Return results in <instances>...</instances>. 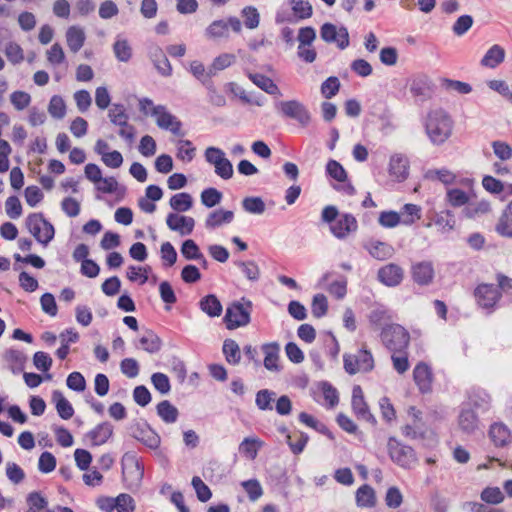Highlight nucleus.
Returning a JSON list of instances; mask_svg holds the SVG:
<instances>
[{"mask_svg": "<svg viewBox=\"0 0 512 512\" xmlns=\"http://www.w3.org/2000/svg\"><path fill=\"white\" fill-rule=\"evenodd\" d=\"M412 278L419 285H429L434 278V268L432 263L423 261L413 265Z\"/></svg>", "mask_w": 512, "mask_h": 512, "instance_id": "bb28decb", "label": "nucleus"}, {"mask_svg": "<svg viewBox=\"0 0 512 512\" xmlns=\"http://www.w3.org/2000/svg\"><path fill=\"white\" fill-rule=\"evenodd\" d=\"M343 362L345 371L350 375L369 372L374 368V358L371 352L366 349L359 350L355 355L344 354Z\"/></svg>", "mask_w": 512, "mask_h": 512, "instance_id": "ddd939ff", "label": "nucleus"}, {"mask_svg": "<svg viewBox=\"0 0 512 512\" xmlns=\"http://www.w3.org/2000/svg\"><path fill=\"white\" fill-rule=\"evenodd\" d=\"M86 35L83 28L79 26H70L66 31V41L69 49L76 53L84 45Z\"/></svg>", "mask_w": 512, "mask_h": 512, "instance_id": "72a5a7b5", "label": "nucleus"}, {"mask_svg": "<svg viewBox=\"0 0 512 512\" xmlns=\"http://www.w3.org/2000/svg\"><path fill=\"white\" fill-rule=\"evenodd\" d=\"M262 446V442L257 437H247L239 445V451L249 460L257 457L258 450Z\"/></svg>", "mask_w": 512, "mask_h": 512, "instance_id": "c03bdc74", "label": "nucleus"}, {"mask_svg": "<svg viewBox=\"0 0 512 512\" xmlns=\"http://www.w3.org/2000/svg\"><path fill=\"white\" fill-rule=\"evenodd\" d=\"M242 208L249 214L261 215L266 210L265 202L261 197H245L241 202Z\"/></svg>", "mask_w": 512, "mask_h": 512, "instance_id": "3c124183", "label": "nucleus"}, {"mask_svg": "<svg viewBox=\"0 0 512 512\" xmlns=\"http://www.w3.org/2000/svg\"><path fill=\"white\" fill-rule=\"evenodd\" d=\"M296 20L308 19L313 14L312 5L308 0H287Z\"/></svg>", "mask_w": 512, "mask_h": 512, "instance_id": "37998d69", "label": "nucleus"}, {"mask_svg": "<svg viewBox=\"0 0 512 512\" xmlns=\"http://www.w3.org/2000/svg\"><path fill=\"white\" fill-rule=\"evenodd\" d=\"M235 33L242 31L241 21L235 17L230 16L227 19H217L212 21L204 30V36L206 39L215 41L218 39L229 38V30Z\"/></svg>", "mask_w": 512, "mask_h": 512, "instance_id": "0eeeda50", "label": "nucleus"}, {"mask_svg": "<svg viewBox=\"0 0 512 512\" xmlns=\"http://www.w3.org/2000/svg\"><path fill=\"white\" fill-rule=\"evenodd\" d=\"M474 294L478 305L489 313L493 311L501 298L499 289L492 284L478 285Z\"/></svg>", "mask_w": 512, "mask_h": 512, "instance_id": "f3484780", "label": "nucleus"}, {"mask_svg": "<svg viewBox=\"0 0 512 512\" xmlns=\"http://www.w3.org/2000/svg\"><path fill=\"white\" fill-rule=\"evenodd\" d=\"M116 512H134L136 504L132 496L121 493L115 497Z\"/></svg>", "mask_w": 512, "mask_h": 512, "instance_id": "338daca9", "label": "nucleus"}, {"mask_svg": "<svg viewBox=\"0 0 512 512\" xmlns=\"http://www.w3.org/2000/svg\"><path fill=\"white\" fill-rule=\"evenodd\" d=\"M410 423L402 427V434L411 439H425L426 437L433 435L423 421L422 412L415 406H411L407 410Z\"/></svg>", "mask_w": 512, "mask_h": 512, "instance_id": "f8f14e48", "label": "nucleus"}, {"mask_svg": "<svg viewBox=\"0 0 512 512\" xmlns=\"http://www.w3.org/2000/svg\"><path fill=\"white\" fill-rule=\"evenodd\" d=\"M113 53L120 62L127 63L133 56V50L129 41L118 35L113 43Z\"/></svg>", "mask_w": 512, "mask_h": 512, "instance_id": "c9c22d12", "label": "nucleus"}, {"mask_svg": "<svg viewBox=\"0 0 512 512\" xmlns=\"http://www.w3.org/2000/svg\"><path fill=\"white\" fill-rule=\"evenodd\" d=\"M280 351L281 348L278 342H269L261 346V352L264 356L263 365L272 373H280L282 370Z\"/></svg>", "mask_w": 512, "mask_h": 512, "instance_id": "a211bd4d", "label": "nucleus"}, {"mask_svg": "<svg viewBox=\"0 0 512 512\" xmlns=\"http://www.w3.org/2000/svg\"><path fill=\"white\" fill-rule=\"evenodd\" d=\"M28 512H44L47 508V500L38 492H32L27 497Z\"/></svg>", "mask_w": 512, "mask_h": 512, "instance_id": "774afa93", "label": "nucleus"}, {"mask_svg": "<svg viewBox=\"0 0 512 512\" xmlns=\"http://www.w3.org/2000/svg\"><path fill=\"white\" fill-rule=\"evenodd\" d=\"M170 207L177 212H186L192 208L193 199L190 194L181 192L173 195L169 201Z\"/></svg>", "mask_w": 512, "mask_h": 512, "instance_id": "de8ad7c7", "label": "nucleus"}, {"mask_svg": "<svg viewBox=\"0 0 512 512\" xmlns=\"http://www.w3.org/2000/svg\"><path fill=\"white\" fill-rule=\"evenodd\" d=\"M413 378L421 392L426 393L431 390L433 376L428 365L418 363L413 370Z\"/></svg>", "mask_w": 512, "mask_h": 512, "instance_id": "a878e982", "label": "nucleus"}, {"mask_svg": "<svg viewBox=\"0 0 512 512\" xmlns=\"http://www.w3.org/2000/svg\"><path fill=\"white\" fill-rule=\"evenodd\" d=\"M10 102L16 110L22 111L30 105L31 95L25 91L17 90L11 93Z\"/></svg>", "mask_w": 512, "mask_h": 512, "instance_id": "0e129e2a", "label": "nucleus"}, {"mask_svg": "<svg viewBox=\"0 0 512 512\" xmlns=\"http://www.w3.org/2000/svg\"><path fill=\"white\" fill-rule=\"evenodd\" d=\"M367 249L369 254L377 260H387L394 255V248L380 241L371 242Z\"/></svg>", "mask_w": 512, "mask_h": 512, "instance_id": "a19ab883", "label": "nucleus"}, {"mask_svg": "<svg viewBox=\"0 0 512 512\" xmlns=\"http://www.w3.org/2000/svg\"><path fill=\"white\" fill-rule=\"evenodd\" d=\"M25 225L30 234L43 246H47L54 238V226L42 213H31L25 220Z\"/></svg>", "mask_w": 512, "mask_h": 512, "instance_id": "39448f33", "label": "nucleus"}, {"mask_svg": "<svg viewBox=\"0 0 512 512\" xmlns=\"http://www.w3.org/2000/svg\"><path fill=\"white\" fill-rule=\"evenodd\" d=\"M423 126L430 143L441 146L452 136L454 121L447 111L435 108L428 111L423 120Z\"/></svg>", "mask_w": 512, "mask_h": 512, "instance_id": "f257e3e1", "label": "nucleus"}, {"mask_svg": "<svg viewBox=\"0 0 512 512\" xmlns=\"http://www.w3.org/2000/svg\"><path fill=\"white\" fill-rule=\"evenodd\" d=\"M434 224L437 226L438 231L441 233H448L455 227L454 215L450 210H444L436 213L434 217Z\"/></svg>", "mask_w": 512, "mask_h": 512, "instance_id": "a18cd8bd", "label": "nucleus"}, {"mask_svg": "<svg viewBox=\"0 0 512 512\" xmlns=\"http://www.w3.org/2000/svg\"><path fill=\"white\" fill-rule=\"evenodd\" d=\"M478 417L471 409H462L458 418L459 428L467 434L473 433L478 428Z\"/></svg>", "mask_w": 512, "mask_h": 512, "instance_id": "4c0bfd02", "label": "nucleus"}, {"mask_svg": "<svg viewBox=\"0 0 512 512\" xmlns=\"http://www.w3.org/2000/svg\"><path fill=\"white\" fill-rule=\"evenodd\" d=\"M122 474L129 487H137L140 484L144 467L134 454L125 453L122 457Z\"/></svg>", "mask_w": 512, "mask_h": 512, "instance_id": "4468645a", "label": "nucleus"}, {"mask_svg": "<svg viewBox=\"0 0 512 512\" xmlns=\"http://www.w3.org/2000/svg\"><path fill=\"white\" fill-rule=\"evenodd\" d=\"M356 504L361 508H372L376 505V494L369 485H362L356 491Z\"/></svg>", "mask_w": 512, "mask_h": 512, "instance_id": "ea45409f", "label": "nucleus"}, {"mask_svg": "<svg viewBox=\"0 0 512 512\" xmlns=\"http://www.w3.org/2000/svg\"><path fill=\"white\" fill-rule=\"evenodd\" d=\"M199 308L209 317H219L222 314L223 307L220 300L214 295L209 294L201 298Z\"/></svg>", "mask_w": 512, "mask_h": 512, "instance_id": "473e14b6", "label": "nucleus"}, {"mask_svg": "<svg viewBox=\"0 0 512 512\" xmlns=\"http://www.w3.org/2000/svg\"><path fill=\"white\" fill-rule=\"evenodd\" d=\"M241 16L244 19V25L248 29H256L260 23V14L256 7L246 6L241 10Z\"/></svg>", "mask_w": 512, "mask_h": 512, "instance_id": "6e6d98bb", "label": "nucleus"}, {"mask_svg": "<svg viewBox=\"0 0 512 512\" xmlns=\"http://www.w3.org/2000/svg\"><path fill=\"white\" fill-rule=\"evenodd\" d=\"M46 58L50 65L58 66L65 62V53L60 44L54 43L47 51Z\"/></svg>", "mask_w": 512, "mask_h": 512, "instance_id": "e2e57ef3", "label": "nucleus"}, {"mask_svg": "<svg viewBox=\"0 0 512 512\" xmlns=\"http://www.w3.org/2000/svg\"><path fill=\"white\" fill-rule=\"evenodd\" d=\"M5 473L9 481L15 485L21 483L26 476L24 470L15 462L6 463Z\"/></svg>", "mask_w": 512, "mask_h": 512, "instance_id": "69168bd1", "label": "nucleus"}, {"mask_svg": "<svg viewBox=\"0 0 512 512\" xmlns=\"http://www.w3.org/2000/svg\"><path fill=\"white\" fill-rule=\"evenodd\" d=\"M321 39L328 44H335L340 50L346 49L350 44L349 32L344 26L324 23L320 28Z\"/></svg>", "mask_w": 512, "mask_h": 512, "instance_id": "dca6fc26", "label": "nucleus"}, {"mask_svg": "<svg viewBox=\"0 0 512 512\" xmlns=\"http://www.w3.org/2000/svg\"><path fill=\"white\" fill-rule=\"evenodd\" d=\"M52 401L55 403L56 410L62 419L68 420L73 416L74 409L71 403L64 397L61 391H53Z\"/></svg>", "mask_w": 512, "mask_h": 512, "instance_id": "58836bf2", "label": "nucleus"}, {"mask_svg": "<svg viewBox=\"0 0 512 512\" xmlns=\"http://www.w3.org/2000/svg\"><path fill=\"white\" fill-rule=\"evenodd\" d=\"M235 265L249 281L255 282L259 280L260 268L255 261H237L235 262Z\"/></svg>", "mask_w": 512, "mask_h": 512, "instance_id": "603ef678", "label": "nucleus"}, {"mask_svg": "<svg viewBox=\"0 0 512 512\" xmlns=\"http://www.w3.org/2000/svg\"><path fill=\"white\" fill-rule=\"evenodd\" d=\"M177 153L176 156L179 160L189 163L195 157V147L189 140H179L176 143Z\"/></svg>", "mask_w": 512, "mask_h": 512, "instance_id": "864d4df0", "label": "nucleus"}, {"mask_svg": "<svg viewBox=\"0 0 512 512\" xmlns=\"http://www.w3.org/2000/svg\"><path fill=\"white\" fill-rule=\"evenodd\" d=\"M150 271L151 268L149 266H129L127 268V278L132 282H138L140 285H143L148 281V273Z\"/></svg>", "mask_w": 512, "mask_h": 512, "instance_id": "4d7b16f0", "label": "nucleus"}, {"mask_svg": "<svg viewBox=\"0 0 512 512\" xmlns=\"http://www.w3.org/2000/svg\"><path fill=\"white\" fill-rule=\"evenodd\" d=\"M157 414L165 423H174L178 418V409L168 400H163L157 405Z\"/></svg>", "mask_w": 512, "mask_h": 512, "instance_id": "8fccbe9b", "label": "nucleus"}, {"mask_svg": "<svg viewBox=\"0 0 512 512\" xmlns=\"http://www.w3.org/2000/svg\"><path fill=\"white\" fill-rule=\"evenodd\" d=\"M399 213L401 225L412 226L422 217V208L413 203L405 204Z\"/></svg>", "mask_w": 512, "mask_h": 512, "instance_id": "2f4dec72", "label": "nucleus"}, {"mask_svg": "<svg viewBox=\"0 0 512 512\" xmlns=\"http://www.w3.org/2000/svg\"><path fill=\"white\" fill-rule=\"evenodd\" d=\"M505 55V49L499 44H494L486 51L480 64L483 67L495 69L505 60Z\"/></svg>", "mask_w": 512, "mask_h": 512, "instance_id": "cd10ccee", "label": "nucleus"}, {"mask_svg": "<svg viewBox=\"0 0 512 512\" xmlns=\"http://www.w3.org/2000/svg\"><path fill=\"white\" fill-rule=\"evenodd\" d=\"M382 343L392 352H403L409 345L410 336L407 330L398 324H390L382 329Z\"/></svg>", "mask_w": 512, "mask_h": 512, "instance_id": "423d86ee", "label": "nucleus"}, {"mask_svg": "<svg viewBox=\"0 0 512 512\" xmlns=\"http://www.w3.org/2000/svg\"><path fill=\"white\" fill-rule=\"evenodd\" d=\"M252 302L245 298L227 306L223 322L228 330L246 327L251 322Z\"/></svg>", "mask_w": 512, "mask_h": 512, "instance_id": "20e7f679", "label": "nucleus"}, {"mask_svg": "<svg viewBox=\"0 0 512 512\" xmlns=\"http://www.w3.org/2000/svg\"><path fill=\"white\" fill-rule=\"evenodd\" d=\"M276 109L282 116L296 120L302 127H307L311 122V113L298 100L280 101L276 104Z\"/></svg>", "mask_w": 512, "mask_h": 512, "instance_id": "9b49d317", "label": "nucleus"}, {"mask_svg": "<svg viewBox=\"0 0 512 512\" xmlns=\"http://www.w3.org/2000/svg\"><path fill=\"white\" fill-rule=\"evenodd\" d=\"M352 409L357 417L366 421L374 420L365 402L362 388L358 385L354 386L352 390Z\"/></svg>", "mask_w": 512, "mask_h": 512, "instance_id": "393cba45", "label": "nucleus"}, {"mask_svg": "<svg viewBox=\"0 0 512 512\" xmlns=\"http://www.w3.org/2000/svg\"><path fill=\"white\" fill-rule=\"evenodd\" d=\"M321 219L329 224L332 235L340 240L348 238L358 229V222L352 214L339 213L338 209L333 205L323 208Z\"/></svg>", "mask_w": 512, "mask_h": 512, "instance_id": "f03ea898", "label": "nucleus"}, {"mask_svg": "<svg viewBox=\"0 0 512 512\" xmlns=\"http://www.w3.org/2000/svg\"><path fill=\"white\" fill-rule=\"evenodd\" d=\"M114 427L110 422H102L96 425L86 435L85 439L90 442L92 446H101L108 442L113 436Z\"/></svg>", "mask_w": 512, "mask_h": 512, "instance_id": "5701e85b", "label": "nucleus"}, {"mask_svg": "<svg viewBox=\"0 0 512 512\" xmlns=\"http://www.w3.org/2000/svg\"><path fill=\"white\" fill-rule=\"evenodd\" d=\"M248 78L261 90L274 96H281V91L274 81L260 73H248Z\"/></svg>", "mask_w": 512, "mask_h": 512, "instance_id": "f704fd0d", "label": "nucleus"}, {"mask_svg": "<svg viewBox=\"0 0 512 512\" xmlns=\"http://www.w3.org/2000/svg\"><path fill=\"white\" fill-rule=\"evenodd\" d=\"M424 177L430 181H439L444 185L456 184L459 179L447 168L429 169L425 172Z\"/></svg>", "mask_w": 512, "mask_h": 512, "instance_id": "e433bc0d", "label": "nucleus"}, {"mask_svg": "<svg viewBox=\"0 0 512 512\" xmlns=\"http://www.w3.org/2000/svg\"><path fill=\"white\" fill-rule=\"evenodd\" d=\"M456 184L460 187L447 189L446 202L452 207L468 206L474 197V180L472 178H460Z\"/></svg>", "mask_w": 512, "mask_h": 512, "instance_id": "6e6552de", "label": "nucleus"}, {"mask_svg": "<svg viewBox=\"0 0 512 512\" xmlns=\"http://www.w3.org/2000/svg\"><path fill=\"white\" fill-rule=\"evenodd\" d=\"M233 220V211L218 208L208 213L204 221V226L207 230L212 231L224 225L230 224Z\"/></svg>", "mask_w": 512, "mask_h": 512, "instance_id": "b1692460", "label": "nucleus"}, {"mask_svg": "<svg viewBox=\"0 0 512 512\" xmlns=\"http://www.w3.org/2000/svg\"><path fill=\"white\" fill-rule=\"evenodd\" d=\"M473 23L474 20L472 16L462 15L458 17L452 25V31L456 36L461 37L471 29Z\"/></svg>", "mask_w": 512, "mask_h": 512, "instance_id": "680f3d73", "label": "nucleus"}, {"mask_svg": "<svg viewBox=\"0 0 512 512\" xmlns=\"http://www.w3.org/2000/svg\"><path fill=\"white\" fill-rule=\"evenodd\" d=\"M129 432L134 439L150 449H157L160 446V436L145 421L131 423Z\"/></svg>", "mask_w": 512, "mask_h": 512, "instance_id": "2eb2a0df", "label": "nucleus"}, {"mask_svg": "<svg viewBox=\"0 0 512 512\" xmlns=\"http://www.w3.org/2000/svg\"><path fill=\"white\" fill-rule=\"evenodd\" d=\"M389 176L397 182H402L409 175V160L401 153L392 154L388 162Z\"/></svg>", "mask_w": 512, "mask_h": 512, "instance_id": "aec40b11", "label": "nucleus"}, {"mask_svg": "<svg viewBox=\"0 0 512 512\" xmlns=\"http://www.w3.org/2000/svg\"><path fill=\"white\" fill-rule=\"evenodd\" d=\"M409 90L413 97L424 101L431 93L430 80L426 76H417L411 80Z\"/></svg>", "mask_w": 512, "mask_h": 512, "instance_id": "7c9ffc66", "label": "nucleus"}, {"mask_svg": "<svg viewBox=\"0 0 512 512\" xmlns=\"http://www.w3.org/2000/svg\"><path fill=\"white\" fill-rule=\"evenodd\" d=\"M139 110L146 117H152L156 125L163 130L170 131L174 135L181 134V122L166 106L156 105L150 98L139 99Z\"/></svg>", "mask_w": 512, "mask_h": 512, "instance_id": "7ed1b4c3", "label": "nucleus"}, {"mask_svg": "<svg viewBox=\"0 0 512 512\" xmlns=\"http://www.w3.org/2000/svg\"><path fill=\"white\" fill-rule=\"evenodd\" d=\"M491 210L488 201L469 202L468 206L463 210V214L468 218H474L478 215L486 214Z\"/></svg>", "mask_w": 512, "mask_h": 512, "instance_id": "13d9d810", "label": "nucleus"}, {"mask_svg": "<svg viewBox=\"0 0 512 512\" xmlns=\"http://www.w3.org/2000/svg\"><path fill=\"white\" fill-rule=\"evenodd\" d=\"M167 227L180 236L190 235L195 227V220L179 213H169L166 217Z\"/></svg>", "mask_w": 512, "mask_h": 512, "instance_id": "6ab92c4d", "label": "nucleus"}, {"mask_svg": "<svg viewBox=\"0 0 512 512\" xmlns=\"http://www.w3.org/2000/svg\"><path fill=\"white\" fill-rule=\"evenodd\" d=\"M201 203L208 207L212 208L217 206L222 200V193L216 188H207L201 192Z\"/></svg>", "mask_w": 512, "mask_h": 512, "instance_id": "bf43d9fd", "label": "nucleus"}, {"mask_svg": "<svg viewBox=\"0 0 512 512\" xmlns=\"http://www.w3.org/2000/svg\"><path fill=\"white\" fill-rule=\"evenodd\" d=\"M378 280L387 287H396L404 278V270L397 264L390 263L378 270Z\"/></svg>", "mask_w": 512, "mask_h": 512, "instance_id": "412c9836", "label": "nucleus"}, {"mask_svg": "<svg viewBox=\"0 0 512 512\" xmlns=\"http://www.w3.org/2000/svg\"><path fill=\"white\" fill-rule=\"evenodd\" d=\"M236 61V56L232 53H222L218 55L214 60L212 61L207 75L213 76L216 75L219 71H222L231 65H233Z\"/></svg>", "mask_w": 512, "mask_h": 512, "instance_id": "79ce46f5", "label": "nucleus"}, {"mask_svg": "<svg viewBox=\"0 0 512 512\" xmlns=\"http://www.w3.org/2000/svg\"><path fill=\"white\" fill-rule=\"evenodd\" d=\"M327 174L338 182L347 181V172L344 167L336 160H329L326 164Z\"/></svg>", "mask_w": 512, "mask_h": 512, "instance_id": "052dcab7", "label": "nucleus"}, {"mask_svg": "<svg viewBox=\"0 0 512 512\" xmlns=\"http://www.w3.org/2000/svg\"><path fill=\"white\" fill-rule=\"evenodd\" d=\"M140 347L148 353H156L161 348L160 338L152 331H146L139 338Z\"/></svg>", "mask_w": 512, "mask_h": 512, "instance_id": "09e8293b", "label": "nucleus"}, {"mask_svg": "<svg viewBox=\"0 0 512 512\" xmlns=\"http://www.w3.org/2000/svg\"><path fill=\"white\" fill-rule=\"evenodd\" d=\"M48 113L54 119H63L66 115V104L64 99L59 95L51 97L48 104Z\"/></svg>", "mask_w": 512, "mask_h": 512, "instance_id": "5fc2aeb1", "label": "nucleus"}, {"mask_svg": "<svg viewBox=\"0 0 512 512\" xmlns=\"http://www.w3.org/2000/svg\"><path fill=\"white\" fill-rule=\"evenodd\" d=\"M205 160L214 167V172L217 176L224 180L233 177V166L230 160L226 157L224 151L218 147L210 146L204 152Z\"/></svg>", "mask_w": 512, "mask_h": 512, "instance_id": "1a4fd4ad", "label": "nucleus"}, {"mask_svg": "<svg viewBox=\"0 0 512 512\" xmlns=\"http://www.w3.org/2000/svg\"><path fill=\"white\" fill-rule=\"evenodd\" d=\"M488 436L495 447L503 448L512 443V432L503 422H494L490 425Z\"/></svg>", "mask_w": 512, "mask_h": 512, "instance_id": "4be33fe9", "label": "nucleus"}, {"mask_svg": "<svg viewBox=\"0 0 512 512\" xmlns=\"http://www.w3.org/2000/svg\"><path fill=\"white\" fill-rule=\"evenodd\" d=\"M223 354L229 364L237 365L241 360V351L237 342L233 339H226L223 343Z\"/></svg>", "mask_w": 512, "mask_h": 512, "instance_id": "49530a36", "label": "nucleus"}, {"mask_svg": "<svg viewBox=\"0 0 512 512\" xmlns=\"http://www.w3.org/2000/svg\"><path fill=\"white\" fill-rule=\"evenodd\" d=\"M495 231L501 237L512 239V201L500 215L495 225Z\"/></svg>", "mask_w": 512, "mask_h": 512, "instance_id": "c756f323", "label": "nucleus"}, {"mask_svg": "<svg viewBox=\"0 0 512 512\" xmlns=\"http://www.w3.org/2000/svg\"><path fill=\"white\" fill-rule=\"evenodd\" d=\"M149 57L154 63L155 68L163 76H170L172 73V66L165 56L163 50L157 46H151L149 50Z\"/></svg>", "mask_w": 512, "mask_h": 512, "instance_id": "c85d7f7f", "label": "nucleus"}, {"mask_svg": "<svg viewBox=\"0 0 512 512\" xmlns=\"http://www.w3.org/2000/svg\"><path fill=\"white\" fill-rule=\"evenodd\" d=\"M388 453L391 460L398 466L410 469L415 466L417 462L414 450L407 445H404L391 437L387 443Z\"/></svg>", "mask_w": 512, "mask_h": 512, "instance_id": "9d476101", "label": "nucleus"}]
</instances>
